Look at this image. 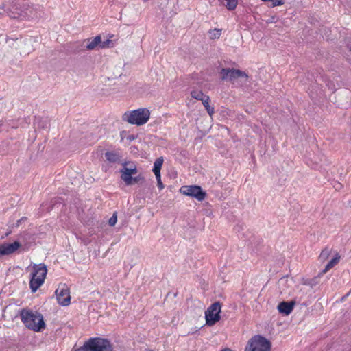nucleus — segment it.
<instances>
[{"instance_id": "16", "label": "nucleus", "mask_w": 351, "mask_h": 351, "mask_svg": "<svg viewBox=\"0 0 351 351\" xmlns=\"http://www.w3.org/2000/svg\"><path fill=\"white\" fill-rule=\"evenodd\" d=\"M340 260V256L337 254L335 257L332 258L325 266V268L321 271V274H324L326 273L329 269L332 268L335 265H337Z\"/></svg>"}, {"instance_id": "29", "label": "nucleus", "mask_w": 351, "mask_h": 351, "mask_svg": "<svg viewBox=\"0 0 351 351\" xmlns=\"http://www.w3.org/2000/svg\"><path fill=\"white\" fill-rule=\"evenodd\" d=\"M25 219H26V217H22L21 219L18 220L16 222V226H19V223H22Z\"/></svg>"}, {"instance_id": "38", "label": "nucleus", "mask_w": 351, "mask_h": 351, "mask_svg": "<svg viewBox=\"0 0 351 351\" xmlns=\"http://www.w3.org/2000/svg\"><path fill=\"white\" fill-rule=\"evenodd\" d=\"M149 0H143L144 2H147Z\"/></svg>"}, {"instance_id": "15", "label": "nucleus", "mask_w": 351, "mask_h": 351, "mask_svg": "<svg viewBox=\"0 0 351 351\" xmlns=\"http://www.w3.org/2000/svg\"><path fill=\"white\" fill-rule=\"evenodd\" d=\"M86 43V49L88 50H93L97 47L100 48L101 36L98 35L93 38H87L83 40V45Z\"/></svg>"}, {"instance_id": "26", "label": "nucleus", "mask_w": 351, "mask_h": 351, "mask_svg": "<svg viewBox=\"0 0 351 351\" xmlns=\"http://www.w3.org/2000/svg\"><path fill=\"white\" fill-rule=\"evenodd\" d=\"M156 180H157V186H158V187L160 189V190L163 189L165 186H164V184H162V182L161 181V175L156 176Z\"/></svg>"}, {"instance_id": "3", "label": "nucleus", "mask_w": 351, "mask_h": 351, "mask_svg": "<svg viewBox=\"0 0 351 351\" xmlns=\"http://www.w3.org/2000/svg\"><path fill=\"white\" fill-rule=\"evenodd\" d=\"M150 117V111L145 108L127 111L123 115V120L138 126L146 123Z\"/></svg>"}, {"instance_id": "28", "label": "nucleus", "mask_w": 351, "mask_h": 351, "mask_svg": "<svg viewBox=\"0 0 351 351\" xmlns=\"http://www.w3.org/2000/svg\"><path fill=\"white\" fill-rule=\"evenodd\" d=\"M25 219H26V217H22L21 219L18 220L16 222V226H19V223H22Z\"/></svg>"}, {"instance_id": "27", "label": "nucleus", "mask_w": 351, "mask_h": 351, "mask_svg": "<svg viewBox=\"0 0 351 351\" xmlns=\"http://www.w3.org/2000/svg\"><path fill=\"white\" fill-rule=\"evenodd\" d=\"M269 1L272 2L273 7L282 5L285 3L284 0H269Z\"/></svg>"}, {"instance_id": "37", "label": "nucleus", "mask_w": 351, "mask_h": 351, "mask_svg": "<svg viewBox=\"0 0 351 351\" xmlns=\"http://www.w3.org/2000/svg\"><path fill=\"white\" fill-rule=\"evenodd\" d=\"M5 7L4 4H3L1 6H0V9H3Z\"/></svg>"}, {"instance_id": "24", "label": "nucleus", "mask_w": 351, "mask_h": 351, "mask_svg": "<svg viewBox=\"0 0 351 351\" xmlns=\"http://www.w3.org/2000/svg\"><path fill=\"white\" fill-rule=\"evenodd\" d=\"M330 255V250L328 248H325L322 251V252L319 256V258L321 261H325L326 260H327L328 258Z\"/></svg>"}, {"instance_id": "11", "label": "nucleus", "mask_w": 351, "mask_h": 351, "mask_svg": "<svg viewBox=\"0 0 351 351\" xmlns=\"http://www.w3.org/2000/svg\"><path fill=\"white\" fill-rule=\"evenodd\" d=\"M121 165L123 166V168L120 169L121 180L123 181H126L128 179L130 180L132 175L138 172L136 166L130 161L121 162Z\"/></svg>"}, {"instance_id": "19", "label": "nucleus", "mask_w": 351, "mask_h": 351, "mask_svg": "<svg viewBox=\"0 0 351 351\" xmlns=\"http://www.w3.org/2000/svg\"><path fill=\"white\" fill-rule=\"evenodd\" d=\"M144 181H145L144 177L140 174L136 177L132 176L130 180H129L128 179L126 181H124V182L125 183V184L127 186H130V185H132L136 183L143 182Z\"/></svg>"}, {"instance_id": "31", "label": "nucleus", "mask_w": 351, "mask_h": 351, "mask_svg": "<svg viewBox=\"0 0 351 351\" xmlns=\"http://www.w3.org/2000/svg\"><path fill=\"white\" fill-rule=\"evenodd\" d=\"M12 9H15V10H18V7H17V5L16 3H13L12 6Z\"/></svg>"}, {"instance_id": "4", "label": "nucleus", "mask_w": 351, "mask_h": 351, "mask_svg": "<svg viewBox=\"0 0 351 351\" xmlns=\"http://www.w3.org/2000/svg\"><path fill=\"white\" fill-rule=\"evenodd\" d=\"M33 272L29 282L32 292H36L38 289L44 283L47 268L44 263L34 264L33 265Z\"/></svg>"}, {"instance_id": "9", "label": "nucleus", "mask_w": 351, "mask_h": 351, "mask_svg": "<svg viewBox=\"0 0 351 351\" xmlns=\"http://www.w3.org/2000/svg\"><path fill=\"white\" fill-rule=\"evenodd\" d=\"M180 192L184 195L193 197L199 202L203 201L206 196V193L203 191L200 186L197 185L182 186L180 189Z\"/></svg>"}, {"instance_id": "35", "label": "nucleus", "mask_w": 351, "mask_h": 351, "mask_svg": "<svg viewBox=\"0 0 351 351\" xmlns=\"http://www.w3.org/2000/svg\"><path fill=\"white\" fill-rule=\"evenodd\" d=\"M341 187V184L340 183H338L337 185V188L336 189H339Z\"/></svg>"}, {"instance_id": "34", "label": "nucleus", "mask_w": 351, "mask_h": 351, "mask_svg": "<svg viewBox=\"0 0 351 351\" xmlns=\"http://www.w3.org/2000/svg\"><path fill=\"white\" fill-rule=\"evenodd\" d=\"M341 187V184L340 183H338L337 185V188L336 189H339Z\"/></svg>"}, {"instance_id": "1", "label": "nucleus", "mask_w": 351, "mask_h": 351, "mask_svg": "<svg viewBox=\"0 0 351 351\" xmlns=\"http://www.w3.org/2000/svg\"><path fill=\"white\" fill-rule=\"evenodd\" d=\"M20 317L25 326L31 330L41 332L46 328L43 315L37 311L23 308Z\"/></svg>"}, {"instance_id": "12", "label": "nucleus", "mask_w": 351, "mask_h": 351, "mask_svg": "<svg viewBox=\"0 0 351 351\" xmlns=\"http://www.w3.org/2000/svg\"><path fill=\"white\" fill-rule=\"evenodd\" d=\"M21 247L19 241H15L12 243L0 244V257L13 254Z\"/></svg>"}, {"instance_id": "22", "label": "nucleus", "mask_w": 351, "mask_h": 351, "mask_svg": "<svg viewBox=\"0 0 351 351\" xmlns=\"http://www.w3.org/2000/svg\"><path fill=\"white\" fill-rule=\"evenodd\" d=\"M324 274H321V271L317 274V276H315L313 278L306 280L304 284L306 285H309L311 287H313L316 285H317L319 282V279L321 276H322Z\"/></svg>"}, {"instance_id": "2", "label": "nucleus", "mask_w": 351, "mask_h": 351, "mask_svg": "<svg viewBox=\"0 0 351 351\" xmlns=\"http://www.w3.org/2000/svg\"><path fill=\"white\" fill-rule=\"evenodd\" d=\"M113 345L108 339L91 337L74 351H113Z\"/></svg>"}, {"instance_id": "20", "label": "nucleus", "mask_w": 351, "mask_h": 351, "mask_svg": "<svg viewBox=\"0 0 351 351\" xmlns=\"http://www.w3.org/2000/svg\"><path fill=\"white\" fill-rule=\"evenodd\" d=\"M191 97L197 99V100H199V101H203L206 97L207 95H204V93L200 90H193L191 92Z\"/></svg>"}, {"instance_id": "6", "label": "nucleus", "mask_w": 351, "mask_h": 351, "mask_svg": "<svg viewBox=\"0 0 351 351\" xmlns=\"http://www.w3.org/2000/svg\"><path fill=\"white\" fill-rule=\"evenodd\" d=\"M220 79L222 81H228L234 84L235 80L241 78L242 82L246 83L248 82L249 75L240 69L223 68L219 71Z\"/></svg>"}, {"instance_id": "23", "label": "nucleus", "mask_w": 351, "mask_h": 351, "mask_svg": "<svg viewBox=\"0 0 351 351\" xmlns=\"http://www.w3.org/2000/svg\"><path fill=\"white\" fill-rule=\"evenodd\" d=\"M209 38L212 40L219 38L221 34V29H210L208 32Z\"/></svg>"}, {"instance_id": "7", "label": "nucleus", "mask_w": 351, "mask_h": 351, "mask_svg": "<svg viewBox=\"0 0 351 351\" xmlns=\"http://www.w3.org/2000/svg\"><path fill=\"white\" fill-rule=\"evenodd\" d=\"M271 342L265 337L255 335L251 338L245 351H270Z\"/></svg>"}, {"instance_id": "32", "label": "nucleus", "mask_w": 351, "mask_h": 351, "mask_svg": "<svg viewBox=\"0 0 351 351\" xmlns=\"http://www.w3.org/2000/svg\"><path fill=\"white\" fill-rule=\"evenodd\" d=\"M221 351H233V350H232L230 348H226L221 350Z\"/></svg>"}, {"instance_id": "5", "label": "nucleus", "mask_w": 351, "mask_h": 351, "mask_svg": "<svg viewBox=\"0 0 351 351\" xmlns=\"http://www.w3.org/2000/svg\"><path fill=\"white\" fill-rule=\"evenodd\" d=\"M8 14L12 19H19L21 17L27 19H37L42 16L43 10L40 7L29 6L24 5L20 12H14L12 10H8Z\"/></svg>"}, {"instance_id": "33", "label": "nucleus", "mask_w": 351, "mask_h": 351, "mask_svg": "<svg viewBox=\"0 0 351 351\" xmlns=\"http://www.w3.org/2000/svg\"><path fill=\"white\" fill-rule=\"evenodd\" d=\"M47 121H45V123H43V124L42 125V128H47Z\"/></svg>"}, {"instance_id": "18", "label": "nucleus", "mask_w": 351, "mask_h": 351, "mask_svg": "<svg viewBox=\"0 0 351 351\" xmlns=\"http://www.w3.org/2000/svg\"><path fill=\"white\" fill-rule=\"evenodd\" d=\"M202 102V104L204 106L206 110L207 111L208 114L210 117H212L215 113V109H214V107L210 106L209 104V102H210L209 96H206V98Z\"/></svg>"}, {"instance_id": "36", "label": "nucleus", "mask_w": 351, "mask_h": 351, "mask_svg": "<svg viewBox=\"0 0 351 351\" xmlns=\"http://www.w3.org/2000/svg\"><path fill=\"white\" fill-rule=\"evenodd\" d=\"M129 139H130V140H134V136H129Z\"/></svg>"}, {"instance_id": "13", "label": "nucleus", "mask_w": 351, "mask_h": 351, "mask_svg": "<svg viewBox=\"0 0 351 351\" xmlns=\"http://www.w3.org/2000/svg\"><path fill=\"white\" fill-rule=\"evenodd\" d=\"M295 304V300H292L290 302L283 301L278 304V310L280 313L284 314L285 315H288L292 312Z\"/></svg>"}, {"instance_id": "21", "label": "nucleus", "mask_w": 351, "mask_h": 351, "mask_svg": "<svg viewBox=\"0 0 351 351\" xmlns=\"http://www.w3.org/2000/svg\"><path fill=\"white\" fill-rule=\"evenodd\" d=\"M113 36H109V38L106 40L105 41H101L100 43V48L101 49H106V48H111L113 47L115 45V41L114 40H112L111 38Z\"/></svg>"}, {"instance_id": "14", "label": "nucleus", "mask_w": 351, "mask_h": 351, "mask_svg": "<svg viewBox=\"0 0 351 351\" xmlns=\"http://www.w3.org/2000/svg\"><path fill=\"white\" fill-rule=\"evenodd\" d=\"M106 160L110 163H121V154L118 151H108L104 154Z\"/></svg>"}, {"instance_id": "25", "label": "nucleus", "mask_w": 351, "mask_h": 351, "mask_svg": "<svg viewBox=\"0 0 351 351\" xmlns=\"http://www.w3.org/2000/svg\"><path fill=\"white\" fill-rule=\"evenodd\" d=\"M117 221V213H114L108 221V224L110 226H114Z\"/></svg>"}, {"instance_id": "17", "label": "nucleus", "mask_w": 351, "mask_h": 351, "mask_svg": "<svg viewBox=\"0 0 351 351\" xmlns=\"http://www.w3.org/2000/svg\"><path fill=\"white\" fill-rule=\"evenodd\" d=\"M163 161L164 160L162 157H159L155 160L154 163V168L152 170L155 176L160 175V170L162 168Z\"/></svg>"}, {"instance_id": "30", "label": "nucleus", "mask_w": 351, "mask_h": 351, "mask_svg": "<svg viewBox=\"0 0 351 351\" xmlns=\"http://www.w3.org/2000/svg\"><path fill=\"white\" fill-rule=\"evenodd\" d=\"M25 219H26V217H22L21 219L18 220L16 222V226H19V223H22Z\"/></svg>"}, {"instance_id": "10", "label": "nucleus", "mask_w": 351, "mask_h": 351, "mask_svg": "<svg viewBox=\"0 0 351 351\" xmlns=\"http://www.w3.org/2000/svg\"><path fill=\"white\" fill-rule=\"evenodd\" d=\"M56 299L59 304L66 306L70 304L69 289L66 285H60L56 290Z\"/></svg>"}, {"instance_id": "8", "label": "nucleus", "mask_w": 351, "mask_h": 351, "mask_svg": "<svg viewBox=\"0 0 351 351\" xmlns=\"http://www.w3.org/2000/svg\"><path fill=\"white\" fill-rule=\"evenodd\" d=\"M221 304L220 302L212 304L205 312L206 323L208 326H213L220 320Z\"/></svg>"}]
</instances>
